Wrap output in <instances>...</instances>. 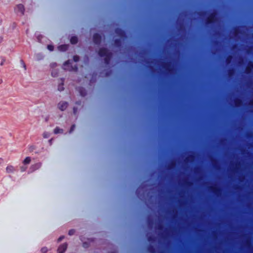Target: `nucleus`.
Listing matches in <instances>:
<instances>
[{
    "label": "nucleus",
    "mask_w": 253,
    "mask_h": 253,
    "mask_svg": "<svg viewBox=\"0 0 253 253\" xmlns=\"http://www.w3.org/2000/svg\"><path fill=\"white\" fill-rule=\"evenodd\" d=\"M78 42V39L77 36H72L70 39V42L73 44H76Z\"/></svg>",
    "instance_id": "20"
},
{
    "label": "nucleus",
    "mask_w": 253,
    "mask_h": 253,
    "mask_svg": "<svg viewBox=\"0 0 253 253\" xmlns=\"http://www.w3.org/2000/svg\"><path fill=\"white\" fill-rule=\"evenodd\" d=\"M234 103L236 107H240L243 104L242 100L240 98H237L235 99Z\"/></svg>",
    "instance_id": "17"
},
{
    "label": "nucleus",
    "mask_w": 253,
    "mask_h": 253,
    "mask_svg": "<svg viewBox=\"0 0 253 253\" xmlns=\"http://www.w3.org/2000/svg\"><path fill=\"white\" fill-rule=\"evenodd\" d=\"M67 248V243H64L58 247L57 249V252L58 253H64L65 251H66Z\"/></svg>",
    "instance_id": "9"
},
{
    "label": "nucleus",
    "mask_w": 253,
    "mask_h": 253,
    "mask_svg": "<svg viewBox=\"0 0 253 253\" xmlns=\"http://www.w3.org/2000/svg\"><path fill=\"white\" fill-rule=\"evenodd\" d=\"M31 150H33V148H32V146H31Z\"/></svg>",
    "instance_id": "57"
},
{
    "label": "nucleus",
    "mask_w": 253,
    "mask_h": 253,
    "mask_svg": "<svg viewBox=\"0 0 253 253\" xmlns=\"http://www.w3.org/2000/svg\"><path fill=\"white\" fill-rule=\"evenodd\" d=\"M31 150H33V148H32V146H31Z\"/></svg>",
    "instance_id": "54"
},
{
    "label": "nucleus",
    "mask_w": 253,
    "mask_h": 253,
    "mask_svg": "<svg viewBox=\"0 0 253 253\" xmlns=\"http://www.w3.org/2000/svg\"><path fill=\"white\" fill-rule=\"evenodd\" d=\"M144 186L141 185L136 190V195H137V197L139 199H141L144 196V192H143L142 193H141V191L142 190Z\"/></svg>",
    "instance_id": "7"
},
{
    "label": "nucleus",
    "mask_w": 253,
    "mask_h": 253,
    "mask_svg": "<svg viewBox=\"0 0 253 253\" xmlns=\"http://www.w3.org/2000/svg\"><path fill=\"white\" fill-rule=\"evenodd\" d=\"M75 233V230L73 229H71L69 231L68 234L70 236L73 235Z\"/></svg>",
    "instance_id": "33"
},
{
    "label": "nucleus",
    "mask_w": 253,
    "mask_h": 253,
    "mask_svg": "<svg viewBox=\"0 0 253 253\" xmlns=\"http://www.w3.org/2000/svg\"><path fill=\"white\" fill-rule=\"evenodd\" d=\"M49 134L48 132H44L43 133V137L45 138H47L49 137Z\"/></svg>",
    "instance_id": "35"
},
{
    "label": "nucleus",
    "mask_w": 253,
    "mask_h": 253,
    "mask_svg": "<svg viewBox=\"0 0 253 253\" xmlns=\"http://www.w3.org/2000/svg\"><path fill=\"white\" fill-rule=\"evenodd\" d=\"M185 184L188 186H191V185H193V183L191 181H186Z\"/></svg>",
    "instance_id": "40"
},
{
    "label": "nucleus",
    "mask_w": 253,
    "mask_h": 253,
    "mask_svg": "<svg viewBox=\"0 0 253 253\" xmlns=\"http://www.w3.org/2000/svg\"><path fill=\"white\" fill-rule=\"evenodd\" d=\"M112 56L113 54L112 52H111L109 53L107 55L104 57V62L106 65H108L110 64Z\"/></svg>",
    "instance_id": "12"
},
{
    "label": "nucleus",
    "mask_w": 253,
    "mask_h": 253,
    "mask_svg": "<svg viewBox=\"0 0 253 253\" xmlns=\"http://www.w3.org/2000/svg\"><path fill=\"white\" fill-rule=\"evenodd\" d=\"M51 75H52V76L53 77H55V75H54V73L53 72H52Z\"/></svg>",
    "instance_id": "51"
},
{
    "label": "nucleus",
    "mask_w": 253,
    "mask_h": 253,
    "mask_svg": "<svg viewBox=\"0 0 253 253\" xmlns=\"http://www.w3.org/2000/svg\"><path fill=\"white\" fill-rule=\"evenodd\" d=\"M41 166H42L41 163H37L33 165L32 166H31V169L34 171V170L39 169V168H41Z\"/></svg>",
    "instance_id": "15"
},
{
    "label": "nucleus",
    "mask_w": 253,
    "mask_h": 253,
    "mask_svg": "<svg viewBox=\"0 0 253 253\" xmlns=\"http://www.w3.org/2000/svg\"><path fill=\"white\" fill-rule=\"evenodd\" d=\"M147 250L150 253H155L156 249L154 246L150 245L147 247Z\"/></svg>",
    "instance_id": "19"
},
{
    "label": "nucleus",
    "mask_w": 253,
    "mask_h": 253,
    "mask_svg": "<svg viewBox=\"0 0 253 253\" xmlns=\"http://www.w3.org/2000/svg\"><path fill=\"white\" fill-rule=\"evenodd\" d=\"M53 65V66H56V63H54V64H53V65Z\"/></svg>",
    "instance_id": "53"
},
{
    "label": "nucleus",
    "mask_w": 253,
    "mask_h": 253,
    "mask_svg": "<svg viewBox=\"0 0 253 253\" xmlns=\"http://www.w3.org/2000/svg\"><path fill=\"white\" fill-rule=\"evenodd\" d=\"M233 56L231 55H228L226 58V63L227 64H230L232 60Z\"/></svg>",
    "instance_id": "24"
},
{
    "label": "nucleus",
    "mask_w": 253,
    "mask_h": 253,
    "mask_svg": "<svg viewBox=\"0 0 253 253\" xmlns=\"http://www.w3.org/2000/svg\"><path fill=\"white\" fill-rule=\"evenodd\" d=\"M176 166V163L175 162H171L170 164H169L168 167L169 169H171L175 167Z\"/></svg>",
    "instance_id": "25"
},
{
    "label": "nucleus",
    "mask_w": 253,
    "mask_h": 253,
    "mask_svg": "<svg viewBox=\"0 0 253 253\" xmlns=\"http://www.w3.org/2000/svg\"><path fill=\"white\" fill-rule=\"evenodd\" d=\"M211 162L213 165L214 166H215V164L216 163V161L215 159H212Z\"/></svg>",
    "instance_id": "44"
},
{
    "label": "nucleus",
    "mask_w": 253,
    "mask_h": 253,
    "mask_svg": "<svg viewBox=\"0 0 253 253\" xmlns=\"http://www.w3.org/2000/svg\"><path fill=\"white\" fill-rule=\"evenodd\" d=\"M63 132V130L62 129L58 127H56L54 129V133L58 134V133H62Z\"/></svg>",
    "instance_id": "23"
},
{
    "label": "nucleus",
    "mask_w": 253,
    "mask_h": 253,
    "mask_svg": "<svg viewBox=\"0 0 253 253\" xmlns=\"http://www.w3.org/2000/svg\"><path fill=\"white\" fill-rule=\"evenodd\" d=\"M20 63H21V65L22 66V67L24 68V70H26V66L23 60H20Z\"/></svg>",
    "instance_id": "31"
},
{
    "label": "nucleus",
    "mask_w": 253,
    "mask_h": 253,
    "mask_svg": "<svg viewBox=\"0 0 253 253\" xmlns=\"http://www.w3.org/2000/svg\"><path fill=\"white\" fill-rule=\"evenodd\" d=\"M252 49V46L250 47L249 48V49L247 50V52L248 53H250L251 52V50Z\"/></svg>",
    "instance_id": "45"
},
{
    "label": "nucleus",
    "mask_w": 253,
    "mask_h": 253,
    "mask_svg": "<svg viewBox=\"0 0 253 253\" xmlns=\"http://www.w3.org/2000/svg\"><path fill=\"white\" fill-rule=\"evenodd\" d=\"M115 45L117 47H121L122 45V41L121 39H116L114 41Z\"/></svg>",
    "instance_id": "14"
},
{
    "label": "nucleus",
    "mask_w": 253,
    "mask_h": 253,
    "mask_svg": "<svg viewBox=\"0 0 253 253\" xmlns=\"http://www.w3.org/2000/svg\"><path fill=\"white\" fill-rule=\"evenodd\" d=\"M75 128V125H72L71 126L69 132L71 133L72 131H73Z\"/></svg>",
    "instance_id": "37"
},
{
    "label": "nucleus",
    "mask_w": 253,
    "mask_h": 253,
    "mask_svg": "<svg viewBox=\"0 0 253 253\" xmlns=\"http://www.w3.org/2000/svg\"><path fill=\"white\" fill-rule=\"evenodd\" d=\"M61 83L58 85V90L60 91H63L64 89V79H61Z\"/></svg>",
    "instance_id": "21"
},
{
    "label": "nucleus",
    "mask_w": 253,
    "mask_h": 253,
    "mask_svg": "<svg viewBox=\"0 0 253 253\" xmlns=\"http://www.w3.org/2000/svg\"><path fill=\"white\" fill-rule=\"evenodd\" d=\"M206 13V12L204 11V12H200L198 14L199 15H202L205 14Z\"/></svg>",
    "instance_id": "46"
},
{
    "label": "nucleus",
    "mask_w": 253,
    "mask_h": 253,
    "mask_svg": "<svg viewBox=\"0 0 253 253\" xmlns=\"http://www.w3.org/2000/svg\"><path fill=\"white\" fill-rule=\"evenodd\" d=\"M47 49L50 51H53L54 49V46L51 44L48 45Z\"/></svg>",
    "instance_id": "34"
},
{
    "label": "nucleus",
    "mask_w": 253,
    "mask_h": 253,
    "mask_svg": "<svg viewBox=\"0 0 253 253\" xmlns=\"http://www.w3.org/2000/svg\"><path fill=\"white\" fill-rule=\"evenodd\" d=\"M31 161V158L30 157H27L23 161V164L24 165H28L30 163Z\"/></svg>",
    "instance_id": "22"
},
{
    "label": "nucleus",
    "mask_w": 253,
    "mask_h": 253,
    "mask_svg": "<svg viewBox=\"0 0 253 253\" xmlns=\"http://www.w3.org/2000/svg\"><path fill=\"white\" fill-rule=\"evenodd\" d=\"M51 141H52V139H50V140H49V143H50V144L51 143Z\"/></svg>",
    "instance_id": "52"
},
{
    "label": "nucleus",
    "mask_w": 253,
    "mask_h": 253,
    "mask_svg": "<svg viewBox=\"0 0 253 253\" xmlns=\"http://www.w3.org/2000/svg\"><path fill=\"white\" fill-rule=\"evenodd\" d=\"M163 228H164L163 226L162 225H161V224H160V225H159V226H158V229H159V230H163Z\"/></svg>",
    "instance_id": "43"
},
{
    "label": "nucleus",
    "mask_w": 253,
    "mask_h": 253,
    "mask_svg": "<svg viewBox=\"0 0 253 253\" xmlns=\"http://www.w3.org/2000/svg\"><path fill=\"white\" fill-rule=\"evenodd\" d=\"M162 67L168 73H171L173 71L172 65L171 62H164Z\"/></svg>",
    "instance_id": "3"
},
{
    "label": "nucleus",
    "mask_w": 253,
    "mask_h": 253,
    "mask_svg": "<svg viewBox=\"0 0 253 253\" xmlns=\"http://www.w3.org/2000/svg\"><path fill=\"white\" fill-rule=\"evenodd\" d=\"M115 33L123 40L126 39L127 36L126 31L120 28H116L115 29Z\"/></svg>",
    "instance_id": "2"
},
{
    "label": "nucleus",
    "mask_w": 253,
    "mask_h": 253,
    "mask_svg": "<svg viewBox=\"0 0 253 253\" xmlns=\"http://www.w3.org/2000/svg\"><path fill=\"white\" fill-rule=\"evenodd\" d=\"M71 64V62L70 60H67L64 63L63 65L64 67V69L67 70V69L66 68V66H69Z\"/></svg>",
    "instance_id": "28"
},
{
    "label": "nucleus",
    "mask_w": 253,
    "mask_h": 253,
    "mask_svg": "<svg viewBox=\"0 0 253 253\" xmlns=\"http://www.w3.org/2000/svg\"><path fill=\"white\" fill-rule=\"evenodd\" d=\"M3 38L2 37H0V43L2 42Z\"/></svg>",
    "instance_id": "50"
},
{
    "label": "nucleus",
    "mask_w": 253,
    "mask_h": 253,
    "mask_svg": "<svg viewBox=\"0 0 253 253\" xmlns=\"http://www.w3.org/2000/svg\"><path fill=\"white\" fill-rule=\"evenodd\" d=\"M1 58L2 59V61H1V63L0 64V66H3L4 65V63L5 61V59L3 57H1Z\"/></svg>",
    "instance_id": "39"
},
{
    "label": "nucleus",
    "mask_w": 253,
    "mask_h": 253,
    "mask_svg": "<svg viewBox=\"0 0 253 253\" xmlns=\"http://www.w3.org/2000/svg\"><path fill=\"white\" fill-rule=\"evenodd\" d=\"M209 190L217 196L220 195L222 192L221 189L216 186H210L209 187Z\"/></svg>",
    "instance_id": "6"
},
{
    "label": "nucleus",
    "mask_w": 253,
    "mask_h": 253,
    "mask_svg": "<svg viewBox=\"0 0 253 253\" xmlns=\"http://www.w3.org/2000/svg\"><path fill=\"white\" fill-rule=\"evenodd\" d=\"M31 150H33V148H32V146H31Z\"/></svg>",
    "instance_id": "55"
},
{
    "label": "nucleus",
    "mask_w": 253,
    "mask_h": 253,
    "mask_svg": "<svg viewBox=\"0 0 253 253\" xmlns=\"http://www.w3.org/2000/svg\"><path fill=\"white\" fill-rule=\"evenodd\" d=\"M64 238V236H60L58 239V242H59L60 241H61Z\"/></svg>",
    "instance_id": "41"
},
{
    "label": "nucleus",
    "mask_w": 253,
    "mask_h": 253,
    "mask_svg": "<svg viewBox=\"0 0 253 253\" xmlns=\"http://www.w3.org/2000/svg\"><path fill=\"white\" fill-rule=\"evenodd\" d=\"M217 21V13L213 11L211 13L205 20V24L209 26L215 24Z\"/></svg>",
    "instance_id": "1"
},
{
    "label": "nucleus",
    "mask_w": 253,
    "mask_h": 253,
    "mask_svg": "<svg viewBox=\"0 0 253 253\" xmlns=\"http://www.w3.org/2000/svg\"><path fill=\"white\" fill-rule=\"evenodd\" d=\"M15 170V168L11 165H8L6 168V172L8 173H13Z\"/></svg>",
    "instance_id": "13"
},
{
    "label": "nucleus",
    "mask_w": 253,
    "mask_h": 253,
    "mask_svg": "<svg viewBox=\"0 0 253 253\" xmlns=\"http://www.w3.org/2000/svg\"><path fill=\"white\" fill-rule=\"evenodd\" d=\"M148 225L150 227H152L154 224V221L152 218H149L147 220Z\"/></svg>",
    "instance_id": "26"
},
{
    "label": "nucleus",
    "mask_w": 253,
    "mask_h": 253,
    "mask_svg": "<svg viewBox=\"0 0 253 253\" xmlns=\"http://www.w3.org/2000/svg\"><path fill=\"white\" fill-rule=\"evenodd\" d=\"M77 110V109L76 107H74L73 111H74V113L75 114L76 113Z\"/></svg>",
    "instance_id": "48"
},
{
    "label": "nucleus",
    "mask_w": 253,
    "mask_h": 253,
    "mask_svg": "<svg viewBox=\"0 0 253 253\" xmlns=\"http://www.w3.org/2000/svg\"><path fill=\"white\" fill-rule=\"evenodd\" d=\"M68 103L66 101L60 102L58 104V107L61 111H64L68 107Z\"/></svg>",
    "instance_id": "8"
},
{
    "label": "nucleus",
    "mask_w": 253,
    "mask_h": 253,
    "mask_svg": "<svg viewBox=\"0 0 253 253\" xmlns=\"http://www.w3.org/2000/svg\"><path fill=\"white\" fill-rule=\"evenodd\" d=\"M253 70V62L252 61H250L248 62L247 66L246 68V73L247 74H250L251 73V72Z\"/></svg>",
    "instance_id": "11"
},
{
    "label": "nucleus",
    "mask_w": 253,
    "mask_h": 253,
    "mask_svg": "<svg viewBox=\"0 0 253 253\" xmlns=\"http://www.w3.org/2000/svg\"><path fill=\"white\" fill-rule=\"evenodd\" d=\"M147 240L150 242H153L155 240V238L154 236L150 235L147 237Z\"/></svg>",
    "instance_id": "27"
},
{
    "label": "nucleus",
    "mask_w": 253,
    "mask_h": 253,
    "mask_svg": "<svg viewBox=\"0 0 253 253\" xmlns=\"http://www.w3.org/2000/svg\"><path fill=\"white\" fill-rule=\"evenodd\" d=\"M27 169V167H26L25 166H21L20 167V170L21 172H24V171H26Z\"/></svg>",
    "instance_id": "32"
},
{
    "label": "nucleus",
    "mask_w": 253,
    "mask_h": 253,
    "mask_svg": "<svg viewBox=\"0 0 253 253\" xmlns=\"http://www.w3.org/2000/svg\"><path fill=\"white\" fill-rule=\"evenodd\" d=\"M41 251L43 253H45L47 251V249L46 247H43L41 249Z\"/></svg>",
    "instance_id": "38"
},
{
    "label": "nucleus",
    "mask_w": 253,
    "mask_h": 253,
    "mask_svg": "<svg viewBox=\"0 0 253 253\" xmlns=\"http://www.w3.org/2000/svg\"><path fill=\"white\" fill-rule=\"evenodd\" d=\"M3 159L2 158H0V165L2 163Z\"/></svg>",
    "instance_id": "49"
},
{
    "label": "nucleus",
    "mask_w": 253,
    "mask_h": 253,
    "mask_svg": "<svg viewBox=\"0 0 253 253\" xmlns=\"http://www.w3.org/2000/svg\"><path fill=\"white\" fill-rule=\"evenodd\" d=\"M249 104H250L251 106H253V100H250V103H249Z\"/></svg>",
    "instance_id": "47"
},
{
    "label": "nucleus",
    "mask_w": 253,
    "mask_h": 253,
    "mask_svg": "<svg viewBox=\"0 0 253 253\" xmlns=\"http://www.w3.org/2000/svg\"><path fill=\"white\" fill-rule=\"evenodd\" d=\"M81 96L84 97L86 95V91L85 89L83 87H80L78 89Z\"/></svg>",
    "instance_id": "16"
},
{
    "label": "nucleus",
    "mask_w": 253,
    "mask_h": 253,
    "mask_svg": "<svg viewBox=\"0 0 253 253\" xmlns=\"http://www.w3.org/2000/svg\"><path fill=\"white\" fill-rule=\"evenodd\" d=\"M68 46L66 44H62L58 47V49L61 51H65L68 49Z\"/></svg>",
    "instance_id": "18"
},
{
    "label": "nucleus",
    "mask_w": 253,
    "mask_h": 253,
    "mask_svg": "<svg viewBox=\"0 0 253 253\" xmlns=\"http://www.w3.org/2000/svg\"><path fill=\"white\" fill-rule=\"evenodd\" d=\"M189 158H191L192 159H193L194 158V156H193V155H191L189 157H187L186 160L187 161H189Z\"/></svg>",
    "instance_id": "42"
},
{
    "label": "nucleus",
    "mask_w": 253,
    "mask_h": 253,
    "mask_svg": "<svg viewBox=\"0 0 253 253\" xmlns=\"http://www.w3.org/2000/svg\"><path fill=\"white\" fill-rule=\"evenodd\" d=\"M70 71H74L77 72L78 70V68L77 65H75L74 67H71V69H68Z\"/></svg>",
    "instance_id": "29"
},
{
    "label": "nucleus",
    "mask_w": 253,
    "mask_h": 253,
    "mask_svg": "<svg viewBox=\"0 0 253 253\" xmlns=\"http://www.w3.org/2000/svg\"><path fill=\"white\" fill-rule=\"evenodd\" d=\"M102 41L101 36L98 34L95 33L93 35V41L95 44L100 45Z\"/></svg>",
    "instance_id": "5"
},
{
    "label": "nucleus",
    "mask_w": 253,
    "mask_h": 253,
    "mask_svg": "<svg viewBox=\"0 0 253 253\" xmlns=\"http://www.w3.org/2000/svg\"><path fill=\"white\" fill-rule=\"evenodd\" d=\"M15 10L16 12H20L22 15L24 14L25 8L22 4H18Z\"/></svg>",
    "instance_id": "10"
},
{
    "label": "nucleus",
    "mask_w": 253,
    "mask_h": 253,
    "mask_svg": "<svg viewBox=\"0 0 253 253\" xmlns=\"http://www.w3.org/2000/svg\"><path fill=\"white\" fill-rule=\"evenodd\" d=\"M111 52L109 51L107 48L105 47H101L99 49L98 54L100 57H103Z\"/></svg>",
    "instance_id": "4"
},
{
    "label": "nucleus",
    "mask_w": 253,
    "mask_h": 253,
    "mask_svg": "<svg viewBox=\"0 0 253 253\" xmlns=\"http://www.w3.org/2000/svg\"><path fill=\"white\" fill-rule=\"evenodd\" d=\"M234 70L233 68H231V69H229L228 71L229 76H232L234 74Z\"/></svg>",
    "instance_id": "30"
},
{
    "label": "nucleus",
    "mask_w": 253,
    "mask_h": 253,
    "mask_svg": "<svg viewBox=\"0 0 253 253\" xmlns=\"http://www.w3.org/2000/svg\"><path fill=\"white\" fill-rule=\"evenodd\" d=\"M73 60L75 62H78L79 60V57L78 55H74L73 56Z\"/></svg>",
    "instance_id": "36"
},
{
    "label": "nucleus",
    "mask_w": 253,
    "mask_h": 253,
    "mask_svg": "<svg viewBox=\"0 0 253 253\" xmlns=\"http://www.w3.org/2000/svg\"><path fill=\"white\" fill-rule=\"evenodd\" d=\"M31 150H33V148H32V146H31Z\"/></svg>",
    "instance_id": "56"
}]
</instances>
